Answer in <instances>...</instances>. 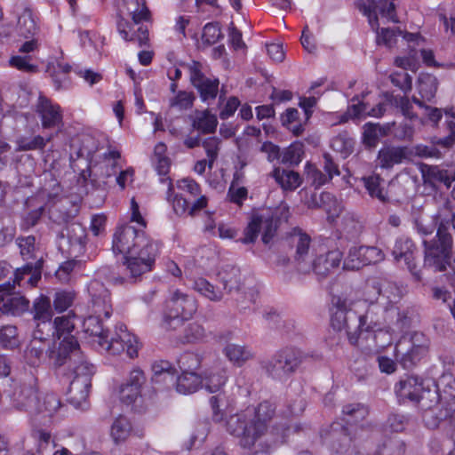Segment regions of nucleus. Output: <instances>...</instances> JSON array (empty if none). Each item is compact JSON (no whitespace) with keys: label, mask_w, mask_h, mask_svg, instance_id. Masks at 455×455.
Segmentation results:
<instances>
[{"label":"nucleus","mask_w":455,"mask_h":455,"mask_svg":"<svg viewBox=\"0 0 455 455\" xmlns=\"http://www.w3.org/2000/svg\"><path fill=\"white\" fill-rule=\"evenodd\" d=\"M92 302L96 315H89L83 322L84 331L97 339L99 347L111 355H121L124 351L129 358L138 356L137 338L127 331L126 325L116 326V333L108 339V331L104 329L100 315L106 318L112 315V304L109 291L99 282H93L90 287Z\"/></svg>","instance_id":"obj_1"},{"label":"nucleus","mask_w":455,"mask_h":455,"mask_svg":"<svg viewBox=\"0 0 455 455\" xmlns=\"http://www.w3.org/2000/svg\"><path fill=\"white\" fill-rule=\"evenodd\" d=\"M275 405L269 401L260 403L257 407L246 409L231 415L226 421V429L238 439L243 449L251 450L268 429L275 415Z\"/></svg>","instance_id":"obj_2"},{"label":"nucleus","mask_w":455,"mask_h":455,"mask_svg":"<svg viewBox=\"0 0 455 455\" xmlns=\"http://www.w3.org/2000/svg\"><path fill=\"white\" fill-rule=\"evenodd\" d=\"M435 199L437 204L436 217L441 222L435 237L430 241H423L425 247L424 267L431 268L435 272H442L451 265L452 257L453 241L444 222H450L449 217L455 211V205L452 201L443 197L442 195Z\"/></svg>","instance_id":"obj_3"},{"label":"nucleus","mask_w":455,"mask_h":455,"mask_svg":"<svg viewBox=\"0 0 455 455\" xmlns=\"http://www.w3.org/2000/svg\"><path fill=\"white\" fill-rule=\"evenodd\" d=\"M331 304V326L337 332L345 330L350 344L355 345L363 331H374L379 329L368 313L357 315L351 309L352 302L347 298L334 295Z\"/></svg>","instance_id":"obj_4"},{"label":"nucleus","mask_w":455,"mask_h":455,"mask_svg":"<svg viewBox=\"0 0 455 455\" xmlns=\"http://www.w3.org/2000/svg\"><path fill=\"white\" fill-rule=\"evenodd\" d=\"M158 254V244L149 245L147 249H140L134 254L124 257V274L114 273L108 267H102L100 273L106 275L114 284H133L141 280V276L150 272Z\"/></svg>","instance_id":"obj_5"},{"label":"nucleus","mask_w":455,"mask_h":455,"mask_svg":"<svg viewBox=\"0 0 455 455\" xmlns=\"http://www.w3.org/2000/svg\"><path fill=\"white\" fill-rule=\"evenodd\" d=\"M73 363L68 368L73 375L68 387V402L76 408H81L86 401L91 388L94 366L88 363L83 352H75Z\"/></svg>","instance_id":"obj_6"},{"label":"nucleus","mask_w":455,"mask_h":455,"mask_svg":"<svg viewBox=\"0 0 455 455\" xmlns=\"http://www.w3.org/2000/svg\"><path fill=\"white\" fill-rule=\"evenodd\" d=\"M304 360L303 353L292 347L275 352L273 356L260 363L266 374L273 379L284 382L293 375Z\"/></svg>","instance_id":"obj_7"},{"label":"nucleus","mask_w":455,"mask_h":455,"mask_svg":"<svg viewBox=\"0 0 455 455\" xmlns=\"http://www.w3.org/2000/svg\"><path fill=\"white\" fill-rule=\"evenodd\" d=\"M197 310L196 299L188 293L176 290L165 302L164 326L176 330L184 321L190 319Z\"/></svg>","instance_id":"obj_8"},{"label":"nucleus","mask_w":455,"mask_h":455,"mask_svg":"<svg viewBox=\"0 0 455 455\" xmlns=\"http://www.w3.org/2000/svg\"><path fill=\"white\" fill-rule=\"evenodd\" d=\"M376 43L379 45H384L387 48H392L396 45L398 37L401 36L402 41L407 44L412 57H415L417 54V48L421 47L419 52L421 53L424 63L430 67L438 66L435 60L433 51L427 50L422 47L425 44L426 40L419 32L410 33L407 30H376Z\"/></svg>","instance_id":"obj_9"},{"label":"nucleus","mask_w":455,"mask_h":455,"mask_svg":"<svg viewBox=\"0 0 455 455\" xmlns=\"http://www.w3.org/2000/svg\"><path fill=\"white\" fill-rule=\"evenodd\" d=\"M430 339L422 332H413L409 339H402L395 346V355L404 369H411L427 357Z\"/></svg>","instance_id":"obj_10"},{"label":"nucleus","mask_w":455,"mask_h":455,"mask_svg":"<svg viewBox=\"0 0 455 455\" xmlns=\"http://www.w3.org/2000/svg\"><path fill=\"white\" fill-rule=\"evenodd\" d=\"M158 244L148 237L144 231L130 225H123L116 228L113 236V251L128 255L147 249L149 245Z\"/></svg>","instance_id":"obj_11"},{"label":"nucleus","mask_w":455,"mask_h":455,"mask_svg":"<svg viewBox=\"0 0 455 455\" xmlns=\"http://www.w3.org/2000/svg\"><path fill=\"white\" fill-rule=\"evenodd\" d=\"M278 223L279 219L275 218L269 212L252 214L243 230V237L239 238L237 242L243 244L254 243L259 232L262 231L261 240L264 244L268 245L276 234Z\"/></svg>","instance_id":"obj_12"},{"label":"nucleus","mask_w":455,"mask_h":455,"mask_svg":"<svg viewBox=\"0 0 455 455\" xmlns=\"http://www.w3.org/2000/svg\"><path fill=\"white\" fill-rule=\"evenodd\" d=\"M311 242V237L298 228H293L286 237L285 243L291 250L294 251L292 262L300 273L306 274L311 271V259L313 256Z\"/></svg>","instance_id":"obj_13"},{"label":"nucleus","mask_w":455,"mask_h":455,"mask_svg":"<svg viewBox=\"0 0 455 455\" xmlns=\"http://www.w3.org/2000/svg\"><path fill=\"white\" fill-rule=\"evenodd\" d=\"M14 285L10 282L0 284V311L5 315L20 316L28 312L30 301L19 292H12Z\"/></svg>","instance_id":"obj_14"},{"label":"nucleus","mask_w":455,"mask_h":455,"mask_svg":"<svg viewBox=\"0 0 455 455\" xmlns=\"http://www.w3.org/2000/svg\"><path fill=\"white\" fill-rule=\"evenodd\" d=\"M394 0H366L359 5L360 11L368 18L371 28H379V18L398 22L395 18Z\"/></svg>","instance_id":"obj_15"},{"label":"nucleus","mask_w":455,"mask_h":455,"mask_svg":"<svg viewBox=\"0 0 455 455\" xmlns=\"http://www.w3.org/2000/svg\"><path fill=\"white\" fill-rule=\"evenodd\" d=\"M384 259L382 251L375 246L353 247L343 262L346 270H359L364 266L375 264Z\"/></svg>","instance_id":"obj_16"},{"label":"nucleus","mask_w":455,"mask_h":455,"mask_svg":"<svg viewBox=\"0 0 455 455\" xmlns=\"http://www.w3.org/2000/svg\"><path fill=\"white\" fill-rule=\"evenodd\" d=\"M190 82L196 88L203 101L214 100L219 91V80L211 79L203 73V66L199 61L193 60L188 64Z\"/></svg>","instance_id":"obj_17"},{"label":"nucleus","mask_w":455,"mask_h":455,"mask_svg":"<svg viewBox=\"0 0 455 455\" xmlns=\"http://www.w3.org/2000/svg\"><path fill=\"white\" fill-rule=\"evenodd\" d=\"M38 394L36 387L32 384H20L12 394V404L19 410L28 412L36 419L38 416Z\"/></svg>","instance_id":"obj_18"},{"label":"nucleus","mask_w":455,"mask_h":455,"mask_svg":"<svg viewBox=\"0 0 455 455\" xmlns=\"http://www.w3.org/2000/svg\"><path fill=\"white\" fill-rule=\"evenodd\" d=\"M416 247L413 242L408 237H399L396 239L392 250V255L396 261L403 259L407 268L411 273L415 281H421L420 271L417 270L416 263L414 262V251Z\"/></svg>","instance_id":"obj_19"},{"label":"nucleus","mask_w":455,"mask_h":455,"mask_svg":"<svg viewBox=\"0 0 455 455\" xmlns=\"http://www.w3.org/2000/svg\"><path fill=\"white\" fill-rule=\"evenodd\" d=\"M36 113L41 118L44 129L58 127L62 124L60 107L53 104L45 96L40 95L36 104Z\"/></svg>","instance_id":"obj_20"},{"label":"nucleus","mask_w":455,"mask_h":455,"mask_svg":"<svg viewBox=\"0 0 455 455\" xmlns=\"http://www.w3.org/2000/svg\"><path fill=\"white\" fill-rule=\"evenodd\" d=\"M452 410H454L453 406L447 407L443 404H439L430 407V409L421 410L419 414L427 428L435 430L443 426L445 429Z\"/></svg>","instance_id":"obj_21"},{"label":"nucleus","mask_w":455,"mask_h":455,"mask_svg":"<svg viewBox=\"0 0 455 455\" xmlns=\"http://www.w3.org/2000/svg\"><path fill=\"white\" fill-rule=\"evenodd\" d=\"M76 351L82 352L76 339L74 336H67L60 342L57 350L52 351L50 358L55 366L60 367L67 364L68 368L70 363H74L72 358L75 357Z\"/></svg>","instance_id":"obj_22"},{"label":"nucleus","mask_w":455,"mask_h":455,"mask_svg":"<svg viewBox=\"0 0 455 455\" xmlns=\"http://www.w3.org/2000/svg\"><path fill=\"white\" fill-rule=\"evenodd\" d=\"M342 258L340 251H329L311 259V270L320 278H324L339 267Z\"/></svg>","instance_id":"obj_23"},{"label":"nucleus","mask_w":455,"mask_h":455,"mask_svg":"<svg viewBox=\"0 0 455 455\" xmlns=\"http://www.w3.org/2000/svg\"><path fill=\"white\" fill-rule=\"evenodd\" d=\"M406 147L387 146L378 152L376 165L381 169H391L395 164H402L408 157Z\"/></svg>","instance_id":"obj_24"},{"label":"nucleus","mask_w":455,"mask_h":455,"mask_svg":"<svg viewBox=\"0 0 455 455\" xmlns=\"http://www.w3.org/2000/svg\"><path fill=\"white\" fill-rule=\"evenodd\" d=\"M425 386L422 379L417 376H407L401 379L395 387V392L400 401L406 400L415 403L421 389Z\"/></svg>","instance_id":"obj_25"},{"label":"nucleus","mask_w":455,"mask_h":455,"mask_svg":"<svg viewBox=\"0 0 455 455\" xmlns=\"http://www.w3.org/2000/svg\"><path fill=\"white\" fill-rule=\"evenodd\" d=\"M424 183L436 188L440 184H443L449 188L452 182L455 181V171L450 169H442L439 166H429L426 172H423Z\"/></svg>","instance_id":"obj_26"},{"label":"nucleus","mask_w":455,"mask_h":455,"mask_svg":"<svg viewBox=\"0 0 455 455\" xmlns=\"http://www.w3.org/2000/svg\"><path fill=\"white\" fill-rule=\"evenodd\" d=\"M395 122L387 123L383 125L374 123H366L363 129V140L368 147H375L379 139L388 134H391L392 127H394Z\"/></svg>","instance_id":"obj_27"},{"label":"nucleus","mask_w":455,"mask_h":455,"mask_svg":"<svg viewBox=\"0 0 455 455\" xmlns=\"http://www.w3.org/2000/svg\"><path fill=\"white\" fill-rule=\"evenodd\" d=\"M29 311L33 315L34 321L44 320V325L48 330L51 328L49 320L52 319L53 309L51 299L48 296L41 294L36 298Z\"/></svg>","instance_id":"obj_28"},{"label":"nucleus","mask_w":455,"mask_h":455,"mask_svg":"<svg viewBox=\"0 0 455 455\" xmlns=\"http://www.w3.org/2000/svg\"><path fill=\"white\" fill-rule=\"evenodd\" d=\"M78 207L71 201L65 200L54 204L50 210L51 220L57 224H69L77 215Z\"/></svg>","instance_id":"obj_29"},{"label":"nucleus","mask_w":455,"mask_h":455,"mask_svg":"<svg viewBox=\"0 0 455 455\" xmlns=\"http://www.w3.org/2000/svg\"><path fill=\"white\" fill-rule=\"evenodd\" d=\"M419 411L430 409L442 403V395L440 394V384L425 385L421 389L418 398L415 401Z\"/></svg>","instance_id":"obj_30"},{"label":"nucleus","mask_w":455,"mask_h":455,"mask_svg":"<svg viewBox=\"0 0 455 455\" xmlns=\"http://www.w3.org/2000/svg\"><path fill=\"white\" fill-rule=\"evenodd\" d=\"M218 279L222 285L223 292L230 293L233 291H239L241 285V275L238 267L226 266L218 274Z\"/></svg>","instance_id":"obj_31"},{"label":"nucleus","mask_w":455,"mask_h":455,"mask_svg":"<svg viewBox=\"0 0 455 455\" xmlns=\"http://www.w3.org/2000/svg\"><path fill=\"white\" fill-rule=\"evenodd\" d=\"M172 370L171 363L168 361L155 362L152 365V371L154 372L152 377L153 383H164V387L163 388L166 389L174 386L175 374Z\"/></svg>","instance_id":"obj_32"},{"label":"nucleus","mask_w":455,"mask_h":455,"mask_svg":"<svg viewBox=\"0 0 455 455\" xmlns=\"http://www.w3.org/2000/svg\"><path fill=\"white\" fill-rule=\"evenodd\" d=\"M364 187L372 198L378 199L382 204L389 202L387 192L384 188L385 180L378 174H372L363 178Z\"/></svg>","instance_id":"obj_33"},{"label":"nucleus","mask_w":455,"mask_h":455,"mask_svg":"<svg viewBox=\"0 0 455 455\" xmlns=\"http://www.w3.org/2000/svg\"><path fill=\"white\" fill-rule=\"evenodd\" d=\"M52 140V135L44 138L41 135H35L28 137L20 135L16 139V149L17 152L21 151H33V150H44L46 144Z\"/></svg>","instance_id":"obj_34"},{"label":"nucleus","mask_w":455,"mask_h":455,"mask_svg":"<svg viewBox=\"0 0 455 455\" xmlns=\"http://www.w3.org/2000/svg\"><path fill=\"white\" fill-rule=\"evenodd\" d=\"M417 84L421 99L426 101H432L438 88L437 78L434 75L423 73L419 76Z\"/></svg>","instance_id":"obj_35"},{"label":"nucleus","mask_w":455,"mask_h":455,"mask_svg":"<svg viewBox=\"0 0 455 455\" xmlns=\"http://www.w3.org/2000/svg\"><path fill=\"white\" fill-rule=\"evenodd\" d=\"M218 125L216 116L212 115L209 110L196 112L192 118V127L204 134L214 133Z\"/></svg>","instance_id":"obj_36"},{"label":"nucleus","mask_w":455,"mask_h":455,"mask_svg":"<svg viewBox=\"0 0 455 455\" xmlns=\"http://www.w3.org/2000/svg\"><path fill=\"white\" fill-rule=\"evenodd\" d=\"M132 426L130 419L119 415L111 425L110 435L116 443L124 442L132 434Z\"/></svg>","instance_id":"obj_37"},{"label":"nucleus","mask_w":455,"mask_h":455,"mask_svg":"<svg viewBox=\"0 0 455 455\" xmlns=\"http://www.w3.org/2000/svg\"><path fill=\"white\" fill-rule=\"evenodd\" d=\"M203 383V379L196 373L181 374L174 379V386L177 392L183 395L192 394L196 392L199 386Z\"/></svg>","instance_id":"obj_38"},{"label":"nucleus","mask_w":455,"mask_h":455,"mask_svg":"<svg viewBox=\"0 0 455 455\" xmlns=\"http://www.w3.org/2000/svg\"><path fill=\"white\" fill-rule=\"evenodd\" d=\"M411 421L412 416L410 414L391 412L384 423V429L392 433H403L411 425Z\"/></svg>","instance_id":"obj_39"},{"label":"nucleus","mask_w":455,"mask_h":455,"mask_svg":"<svg viewBox=\"0 0 455 455\" xmlns=\"http://www.w3.org/2000/svg\"><path fill=\"white\" fill-rule=\"evenodd\" d=\"M272 176L284 190H295L301 183L300 176L293 171H285L275 168Z\"/></svg>","instance_id":"obj_40"},{"label":"nucleus","mask_w":455,"mask_h":455,"mask_svg":"<svg viewBox=\"0 0 455 455\" xmlns=\"http://www.w3.org/2000/svg\"><path fill=\"white\" fill-rule=\"evenodd\" d=\"M49 347V342L33 338L25 350V357L28 363L32 366L38 365Z\"/></svg>","instance_id":"obj_41"},{"label":"nucleus","mask_w":455,"mask_h":455,"mask_svg":"<svg viewBox=\"0 0 455 455\" xmlns=\"http://www.w3.org/2000/svg\"><path fill=\"white\" fill-rule=\"evenodd\" d=\"M342 413L347 424H357L368 416L369 409L363 403H348L343 406Z\"/></svg>","instance_id":"obj_42"},{"label":"nucleus","mask_w":455,"mask_h":455,"mask_svg":"<svg viewBox=\"0 0 455 455\" xmlns=\"http://www.w3.org/2000/svg\"><path fill=\"white\" fill-rule=\"evenodd\" d=\"M61 406L60 398L56 394L47 393L38 397V416L43 418L52 417Z\"/></svg>","instance_id":"obj_43"},{"label":"nucleus","mask_w":455,"mask_h":455,"mask_svg":"<svg viewBox=\"0 0 455 455\" xmlns=\"http://www.w3.org/2000/svg\"><path fill=\"white\" fill-rule=\"evenodd\" d=\"M193 287L197 292L210 300L220 301L223 298L224 292L222 289L213 285L205 278L201 277L195 280Z\"/></svg>","instance_id":"obj_44"},{"label":"nucleus","mask_w":455,"mask_h":455,"mask_svg":"<svg viewBox=\"0 0 455 455\" xmlns=\"http://www.w3.org/2000/svg\"><path fill=\"white\" fill-rule=\"evenodd\" d=\"M224 354L229 361L237 366H242L246 361L252 358V354L247 347L236 344H228L224 348Z\"/></svg>","instance_id":"obj_45"},{"label":"nucleus","mask_w":455,"mask_h":455,"mask_svg":"<svg viewBox=\"0 0 455 455\" xmlns=\"http://www.w3.org/2000/svg\"><path fill=\"white\" fill-rule=\"evenodd\" d=\"M406 451L405 442L399 437L386 438L377 450L378 455H403Z\"/></svg>","instance_id":"obj_46"},{"label":"nucleus","mask_w":455,"mask_h":455,"mask_svg":"<svg viewBox=\"0 0 455 455\" xmlns=\"http://www.w3.org/2000/svg\"><path fill=\"white\" fill-rule=\"evenodd\" d=\"M67 236L71 245L78 246L79 251L86 244V230L78 222H71L66 227Z\"/></svg>","instance_id":"obj_47"},{"label":"nucleus","mask_w":455,"mask_h":455,"mask_svg":"<svg viewBox=\"0 0 455 455\" xmlns=\"http://www.w3.org/2000/svg\"><path fill=\"white\" fill-rule=\"evenodd\" d=\"M349 111H352V116L354 117H359L360 116H368L372 117H381L387 111V104L384 102H379L375 107L369 109V106L364 102H358L357 104H354L349 108Z\"/></svg>","instance_id":"obj_48"},{"label":"nucleus","mask_w":455,"mask_h":455,"mask_svg":"<svg viewBox=\"0 0 455 455\" xmlns=\"http://www.w3.org/2000/svg\"><path fill=\"white\" fill-rule=\"evenodd\" d=\"M18 329L15 325L0 328V345L4 349H14L20 346Z\"/></svg>","instance_id":"obj_49"},{"label":"nucleus","mask_w":455,"mask_h":455,"mask_svg":"<svg viewBox=\"0 0 455 455\" xmlns=\"http://www.w3.org/2000/svg\"><path fill=\"white\" fill-rule=\"evenodd\" d=\"M182 374L196 373L201 365V356L193 352H185L178 359Z\"/></svg>","instance_id":"obj_50"},{"label":"nucleus","mask_w":455,"mask_h":455,"mask_svg":"<svg viewBox=\"0 0 455 455\" xmlns=\"http://www.w3.org/2000/svg\"><path fill=\"white\" fill-rule=\"evenodd\" d=\"M42 268L43 259H39L35 263H27L22 267L17 269L18 275L24 274V275H29L28 283L31 286H36L38 281L41 279Z\"/></svg>","instance_id":"obj_51"},{"label":"nucleus","mask_w":455,"mask_h":455,"mask_svg":"<svg viewBox=\"0 0 455 455\" xmlns=\"http://www.w3.org/2000/svg\"><path fill=\"white\" fill-rule=\"evenodd\" d=\"M227 380V376L224 371H217L211 372L205 376L201 384L210 393H216L220 390Z\"/></svg>","instance_id":"obj_52"},{"label":"nucleus","mask_w":455,"mask_h":455,"mask_svg":"<svg viewBox=\"0 0 455 455\" xmlns=\"http://www.w3.org/2000/svg\"><path fill=\"white\" fill-rule=\"evenodd\" d=\"M436 384H440V394L442 403L447 407L452 406L451 401L455 404V380L451 377H443Z\"/></svg>","instance_id":"obj_53"},{"label":"nucleus","mask_w":455,"mask_h":455,"mask_svg":"<svg viewBox=\"0 0 455 455\" xmlns=\"http://www.w3.org/2000/svg\"><path fill=\"white\" fill-rule=\"evenodd\" d=\"M76 317V315L70 312L68 315L58 316L53 320L58 339H60L65 334L70 336L69 334L75 328L73 319Z\"/></svg>","instance_id":"obj_54"},{"label":"nucleus","mask_w":455,"mask_h":455,"mask_svg":"<svg viewBox=\"0 0 455 455\" xmlns=\"http://www.w3.org/2000/svg\"><path fill=\"white\" fill-rule=\"evenodd\" d=\"M304 154L303 144L301 142H294L291 144L282 155V163L298 165Z\"/></svg>","instance_id":"obj_55"},{"label":"nucleus","mask_w":455,"mask_h":455,"mask_svg":"<svg viewBox=\"0 0 455 455\" xmlns=\"http://www.w3.org/2000/svg\"><path fill=\"white\" fill-rule=\"evenodd\" d=\"M122 38L127 42L137 44L140 47L148 46V30H119Z\"/></svg>","instance_id":"obj_56"},{"label":"nucleus","mask_w":455,"mask_h":455,"mask_svg":"<svg viewBox=\"0 0 455 455\" xmlns=\"http://www.w3.org/2000/svg\"><path fill=\"white\" fill-rule=\"evenodd\" d=\"M196 40L198 47H208L214 44L223 36L220 30H201L200 33H195L191 36Z\"/></svg>","instance_id":"obj_57"},{"label":"nucleus","mask_w":455,"mask_h":455,"mask_svg":"<svg viewBox=\"0 0 455 455\" xmlns=\"http://www.w3.org/2000/svg\"><path fill=\"white\" fill-rule=\"evenodd\" d=\"M221 140L216 137H210L202 142L203 148L205 149L208 157V166L212 168L214 162L218 158L220 145Z\"/></svg>","instance_id":"obj_58"},{"label":"nucleus","mask_w":455,"mask_h":455,"mask_svg":"<svg viewBox=\"0 0 455 455\" xmlns=\"http://www.w3.org/2000/svg\"><path fill=\"white\" fill-rule=\"evenodd\" d=\"M74 301V294L68 291H58L54 295L52 306L57 313H62L66 311Z\"/></svg>","instance_id":"obj_59"},{"label":"nucleus","mask_w":455,"mask_h":455,"mask_svg":"<svg viewBox=\"0 0 455 455\" xmlns=\"http://www.w3.org/2000/svg\"><path fill=\"white\" fill-rule=\"evenodd\" d=\"M16 243L20 250V254L25 259L33 258L36 250V237L34 235L20 236Z\"/></svg>","instance_id":"obj_60"},{"label":"nucleus","mask_w":455,"mask_h":455,"mask_svg":"<svg viewBox=\"0 0 455 455\" xmlns=\"http://www.w3.org/2000/svg\"><path fill=\"white\" fill-rule=\"evenodd\" d=\"M44 207H39L23 215L20 224V229L23 231H28L31 228L37 225L44 214Z\"/></svg>","instance_id":"obj_61"},{"label":"nucleus","mask_w":455,"mask_h":455,"mask_svg":"<svg viewBox=\"0 0 455 455\" xmlns=\"http://www.w3.org/2000/svg\"><path fill=\"white\" fill-rule=\"evenodd\" d=\"M195 96L193 92L180 91L171 100V107L177 108L179 110H186L193 106Z\"/></svg>","instance_id":"obj_62"},{"label":"nucleus","mask_w":455,"mask_h":455,"mask_svg":"<svg viewBox=\"0 0 455 455\" xmlns=\"http://www.w3.org/2000/svg\"><path fill=\"white\" fill-rule=\"evenodd\" d=\"M446 129L448 134L443 138H434V144L442 147L443 148H450L455 144V122L447 121Z\"/></svg>","instance_id":"obj_63"},{"label":"nucleus","mask_w":455,"mask_h":455,"mask_svg":"<svg viewBox=\"0 0 455 455\" xmlns=\"http://www.w3.org/2000/svg\"><path fill=\"white\" fill-rule=\"evenodd\" d=\"M204 337V329L197 323H190L184 330V340L192 343Z\"/></svg>","instance_id":"obj_64"}]
</instances>
